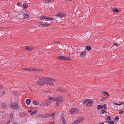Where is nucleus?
I'll return each instance as SVG.
<instances>
[{"label": "nucleus", "mask_w": 124, "mask_h": 124, "mask_svg": "<svg viewBox=\"0 0 124 124\" xmlns=\"http://www.w3.org/2000/svg\"><path fill=\"white\" fill-rule=\"evenodd\" d=\"M123 90L124 91V89Z\"/></svg>", "instance_id": "13d9d810"}, {"label": "nucleus", "mask_w": 124, "mask_h": 124, "mask_svg": "<svg viewBox=\"0 0 124 124\" xmlns=\"http://www.w3.org/2000/svg\"><path fill=\"white\" fill-rule=\"evenodd\" d=\"M9 116L10 117L11 119H12L13 118V115L12 114H11L10 115H9Z\"/></svg>", "instance_id": "4c0bfd02"}, {"label": "nucleus", "mask_w": 124, "mask_h": 124, "mask_svg": "<svg viewBox=\"0 0 124 124\" xmlns=\"http://www.w3.org/2000/svg\"><path fill=\"white\" fill-rule=\"evenodd\" d=\"M105 100V97H103L101 100V101H104Z\"/></svg>", "instance_id": "37998d69"}, {"label": "nucleus", "mask_w": 124, "mask_h": 124, "mask_svg": "<svg viewBox=\"0 0 124 124\" xmlns=\"http://www.w3.org/2000/svg\"><path fill=\"white\" fill-rule=\"evenodd\" d=\"M108 95V96H109V95L108 94H108H107Z\"/></svg>", "instance_id": "6e6d98bb"}, {"label": "nucleus", "mask_w": 124, "mask_h": 124, "mask_svg": "<svg viewBox=\"0 0 124 124\" xmlns=\"http://www.w3.org/2000/svg\"><path fill=\"white\" fill-rule=\"evenodd\" d=\"M17 124V123L15 122H13V124Z\"/></svg>", "instance_id": "8fccbe9b"}, {"label": "nucleus", "mask_w": 124, "mask_h": 124, "mask_svg": "<svg viewBox=\"0 0 124 124\" xmlns=\"http://www.w3.org/2000/svg\"><path fill=\"white\" fill-rule=\"evenodd\" d=\"M33 103L35 105H37L39 104V102L38 101L35 100H34L33 101Z\"/></svg>", "instance_id": "aec40b11"}, {"label": "nucleus", "mask_w": 124, "mask_h": 124, "mask_svg": "<svg viewBox=\"0 0 124 124\" xmlns=\"http://www.w3.org/2000/svg\"><path fill=\"white\" fill-rule=\"evenodd\" d=\"M108 123L109 124H114V122L113 121L110 120L108 122Z\"/></svg>", "instance_id": "c756f323"}, {"label": "nucleus", "mask_w": 124, "mask_h": 124, "mask_svg": "<svg viewBox=\"0 0 124 124\" xmlns=\"http://www.w3.org/2000/svg\"><path fill=\"white\" fill-rule=\"evenodd\" d=\"M58 58H59L60 60H64V56H59L58 57Z\"/></svg>", "instance_id": "cd10ccee"}, {"label": "nucleus", "mask_w": 124, "mask_h": 124, "mask_svg": "<svg viewBox=\"0 0 124 124\" xmlns=\"http://www.w3.org/2000/svg\"><path fill=\"white\" fill-rule=\"evenodd\" d=\"M5 94V92L4 91H2L0 92V96H2L3 95Z\"/></svg>", "instance_id": "b1692460"}, {"label": "nucleus", "mask_w": 124, "mask_h": 124, "mask_svg": "<svg viewBox=\"0 0 124 124\" xmlns=\"http://www.w3.org/2000/svg\"><path fill=\"white\" fill-rule=\"evenodd\" d=\"M49 78L51 79V80H52L53 81H55V82L57 81V79H51L50 78Z\"/></svg>", "instance_id": "e433bc0d"}, {"label": "nucleus", "mask_w": 124, "mask_h": 124, "mask_svg": "<svg viewBox=\"0 0 124 124\" xmlns=\"http://www.w3.org/2000/svg\"><path fill=\"white\" fill-rule=\"evenodd\" d=\"M111 119L110 116H108L106 118V122H108L109 120Z\"/></svg>", "instance_id": "bb28decb"}, {"label": "nucleus", "mask_w": 124, "mask_h": 124, "mask_svg": "<svg viewBox=\"0 0 124 124\" xmlns=\"http://www.w3.org/2000/svg\"><path fill=\"white\" fill-rule=\"evenodd\" d=\"M114 103L115 105H121V104H117L116 103Z\"/></svg>", "instance_id": "de8ad7c7"}, {"label": "nucleus", "mask_w": 124, "mask_h": 124, "mask_svg": "<svg viewBox=\"0 0 124 124\" xmlns=\"http://www.w3.org/2000/svg\"><path fill=\"white\" fill-rule=\"evenodd\" d=\"M37 111L36 110H35L34 111L32 112L30 114V115L31 116H34L37 113Z\"/></svg>", "instance_id": "4468645a"}, {"label": "nucleus", "mask_w": 124, "mask_h": 124, "mask_svg": "<svg viewBox=\"0 0 124 124\" xmlns=\"http://www.w3.org/2000/svg\"><path fill=\"white\" fill-rule=\"evenodd\" d=\"M35 81H37V83L39 85H42L47 84L50 86H53L54 85L53 83L51 82V79L46 77L40 78L39 76H37L35 77Z\"/></svg>", "instance_id": "f257e3e1"}, {"label": "nucleus", "mask_w": 124, "mask_h": 124, "mask_svg": "<svg viewBox=\"0 0 124 124\" xmlns=\"http://www.w3.org/2000/svg\"><path fill=\"white\" fill-rule=\"evenodd\" d=\"M120 103H121V104H124V102H120Z\"/></svg>", "instance_id": "603ef678"}, {"label": "nucleus", "mask_w": 124, "mask_h": 124, "mask_svg": "<svg viewBox=\"0 0 124 124\" xmlns=\"http://www.w3.org/2000/svg\"><path fill=\"white\" fill-rule=\"evenodd\" d=\"M93 103V101H91L90 99H89L87 103L86 106L88 108H90L92 106Z\"/></svg>", "instance_id": "423d86ee"}, {"label": "nucleus", "mask_w": 124, "mask_h": 124, "mask_svg": "<svg viewBox=\"0 0 124 124\" xmlns=\"http://www.w3.org/2000/svg\"><path fill=\"white\" fill-rule=\"evenodd\" d=\"M28 6V5L27 3H24L23 5V7L24 8H27Z\"/></svg>", "instance_id": "a878e982"}, {"label": "nucleus", "mask_w": 124, "mask_h": 124, "mask_svg": "<svg viewBox=\"0 0 124 124\" xmlns=\"http://www.w3.org/2000/svg\"><path fill=\"white\" fill-rule=\"evenodd\" d=\"M78 109L76 108H72L71 109L70 111V113L71 114H73L76 112V111H78Z\"/></svg>", "instance_id": "9d476101"}, {"label": "nucleus", "mask_w": 124, "mask_h": 124, "mask_svg": "<svg viewBox=\"0 0 124 124\" xmlns=\"http://www.w3.org/2000/svg\"><path fill=\"white\" fill-rule=\"evenodd\" d=\"M45 3H47L50 2L49 0H44Z\"/></svg>", "instance_id": "f704fd0d"}, {"label": "nucleus", "mask_w": 124, "mask_h": 124, "mask_svg": "<svg viewBox=\"0 0 124 124\" xmlns=\"http://www.w3.org/2000/svg\"><path fill=\"white\" fill-rule=\"evenodd\" d=\"M40 19L46 21L50 20H53V18H48L44 16H41L40 17Z\"/></svg>", "instance_id": "20e7f679"}, {"label": "nucleus", "mask_w": 124, "mask_h": 124, "mask_svg": "<svg viewBox=\"0 0 124 124\" xmlns=\"http://www.w3.org/2000/svg\"><path fill=\"white\" fill-rule=\"evenodd\" d=\"M91 47L89 46H87L86 47V49L87 50H90L91 49Z\"/></svg>", "instance_id": "393cba45"}, {"label": "nucleus", "mask_w": 124, "mask_h": 124, "mask_svg": "<svg viewBox=\"0 0 124 124\" xmlns=\"http://www.w3.org/2000/svg\"><path fill=\"white\" fill-rule=\"evenodd\" d=\"M50 0V1H54L55 0Z\"/></svg>", "instance_id": "3c124183"}, {"label": "nucleus", "mask_w": 124, "mask_h": 124, "mask_svg": "<svg viewBox=\"0 0 124 124\" xmlns=\"http://www.w3.org/2000/svg\"><path fill=\"white\" fill-rule=\"evenodd\" d=\"M47 114H41L37 115V117L39 118H47Z\"/></svg>", "instance_id": "0eeeda50"}, {"label": "nucleus", "mask_w": 124, "mask_h": 124, "mask_svg": "<svg viewBox=\"0 0 124 124\" xmlns=\"http://www.w3.org/2000/svg\"><path fill=\"white\" fill-rule=\"evenodd\" d=\"M23 70H24L34 71V69L30 68H23Z\"/></svg>", "instance_id": "dca6fc26"}, {"label": "nucleus", "mask_w": 124, "mask_h": 124, "mask_svg": "<svg viewBox=\"0 0 124 124\" xmlns=\"http://www.w3.org/2000/svg\"><path fill=\"white\" fill-rule=\"evenodd\" d=\"M47 114V117H48L50 116H54L55 115V114L54 113H49Z\"/></svg>", "instance_id": "ddd939ff"}, {"label": "nucleus", "mask_w": 124, "mask_h": 124, "mask_svg": "<svg viewBox=\"0 0 124 124\" xmlns=\"http://www.w3.org/2000/svg\"><path fill=\"white\" fill-rule=\"evenodd\" d=\"M28 112L29 113H31L32 112V111L31 110H29L28 111Z\"/></svg>", "instance_id": "09e8293b"}, {"label": "nucleus", "mask_w": 124, "mask_h": 124, "mask_svg": "<svg viewBox=\"0 0 124 124\" xmlns=\"http://www.w3.org/2000/svg\"><path fill=\"white\" fill-rule=\"evenodd\" d=\"M119 44H118L116 43H114L113 44V46H119Z\"/></svg>", "instance_id": "473e14b6"}, {"label": "nucleus", "mask_w": 124, "mask_h": 124, "mask_svg": "<svg viewBox=\"0 0 124 124\" xmlns=\"http://www.w3.org/2000/svg\"><path fill=\"white\" fill-rule=\"evenodd\" d=\"M97 108L98 110L101 109L103 108V106L101 105H98L97 106Z\"/></svg>", "instance_id": "f3484780"}, {"label": "nucleus", "mask_w": 124, "mask_h": 124, "mask_svg": "<svg viewBox=\"0 0 124 124\" xmlns=\"http://www.w3.org/2000/svg\"><path fill=\"white\" fill-rule=\"evenodd\" d=\"M17 5L19 6L22 5V4L21 3H17Z\"/></svg>", "instance_id": "c03bdc74"}, {"label": "nucleus", "mask_w": 124, "mask_h": 124, "mask_svg": "<svg viewBox=\"0 0 124 124\" xmlns=\"http://www.w3.org/2000/svg\"><path fill=\"white\" fill-rule=\"evenodd\" d=\"M64 117H62V122L63 123H64V124H65V123L66 122L65 121H64Z\"/></svg>", "instance_id": "c9c22d12"}, {"label": "nucleus", "mask_w": 124, "mask_h": 124, "mask_svg": "<svg viewBox=\"0 0 124 124\" xmlns=\"http://www.w3.org/2000/svg\"><path fill=\"white\" fill-rule=\"evenodd\" d=\"M50 23H48L47 22H45L43 23H42V26H46L47 25H49L50 24Z\"/></svg>", "instance_id": "a211bd4d"}, {"label": "nucleus", "mask_w": 124, "mask_h": 124, "mask_svg": "<svg viewBox=\"0 0 124 124\" xmlns=\"http://www.w3.org/2000/svg\"><path fill=\"white\" fill-rule=\"evenodd\" d=\"M103 107L105 109H106V104H104V105H103Z\"/></svg>", "instance_id": "79ce46f5"}, {"label": "nucleus", "mask_w": 124, "mask_h": 124, "mask_svg": "<svg viewBox=\"0 0 124 124\" xmlns=\"http://www.w3.org/2000/svg\"><path fill=\"white\" fill-rule=\"evenodd\" d=\"M89 99H86L85 100H84L83 101V103H87Z\"/></svg>", "instance_id": "2f4dec72"}, {"label": "nucleus", "mask_w": 124, "mask_h": 124, "mask_svg": "<svg viewBox=\"0 0 124 124\" xmlns=\"http://www.w3.org/2000/svg\"><path fill=\"white\" fill-rule=\"evenodd\" d=\"M19 106L16 103L14 102L11 104L10 106V108L13 110L17 109L18 108Z\"/></svg>", "instance_id": "7ed1b4c3"}, {"label": "nucleus", "mask_w": 124, "mask_h": 124, "mask_svg": "<svg viewBox=\"0 0 124 124\" xmlns=\"http://www.w3.org/2000/svg\"><path fill=\"white\" fill-rule=\"evenodd\" d=\"M86 54V52L85 50L84 51L81 52L80 53V56L81 57H83Z\"/></svg>", "instance_id": "9b49d317"}, {"label": "nucleus", "mask_w": 124, "mask_h": 124, "mask_svg": "<svg viewBox=\"0 0 124 124\" xmlns=\"http://www.w3.org/2000/svg\"><path fill=\"white\" fill-rule=\"evenodd\" d=\"M2 106L3 108H6V105L4 103H3L2 104Z\"/></svg>", "instance_id": "4be33fe9"}, {"label": "nucleus", "mask_w": 124, "mask_h": 124, "mask_svg": "<svg viewBox=\"0 0 124 124\" xmlns=\"http://www.w3.org/2000/svg\"><path fill=\"white\" fill-rule=\"evenodd\" d=\"M48 124H55V123L53 121L49 122Z\"/></svg>", "instance_id": "a19ab883"}, {"label": "nucleus", "mask_w": 124, "mask_h": 124, "mask_svg": "<svg viewBox=\"0 0 124 124\" xmlns=\"http://www.w3.org/2000/svg\"><path fill=\"white\" fill-rule=\"evenodd\" d=\"M124 112L123 111V110H120L119 112V114H123Z\"/></svg>", "instance_id": "58836bf2"}, {"label": "nucleus", "mask_w": 124, "mask_h": 124, "mask_svg": "<svg viewBox=\"0 0 124 124\" xmlns=\"http://www.w3.org/2000/svg\"><path fill=\"white\" fill-rule=\"evenodd\" d=\"M55 99L54 98H53L52 97H49L48 98V100L47 101L48 102V104H51V102H52L53 101H54Z\"/></svg>", "instance_id": "6e6552de"}, {"label": "nucleus", "mask_w": 124, "mask_h": 124, "mask_svg": "<svg viewBox=\"0 0 124 124\" xmlns=\"http://www.w3.org/2000/svg\"><path fill=\"white\" fill-rule=\"evenodd\" d=\"M113 11L116 12H118L119 11V10L117 8H114L113 9Z\"/></svg>", "instance_id": "7c9ffc66"}, {"label": "nucleus", "mask_w": 124, "mask_h": 124, "mask_svg": "<svg viewBox=\"0 0 124 124\" xmlns=\"http://www.w3.org/2000/svg\"><path fill=\"white\" fill-rule=\"evenodd\" d=\"M57 90L58 91L61 92H65V90H64L62 89H62L61 88H59V89H58Z\"/></svg>", "instance_id": "412c9836"}, {"label": "nucleus", "mask_w": 124, "mask_h": 124, "mask_svg": "<svg viewBox=\"0 0 124 124\" xmlns=\"http://www.w3.org/2000/svg\"><path fill=\"white\" fill-rule=\"evenodd\" d=\"M104 123H102L101 124H103Z\"/></svg>", "instance_id": "4d7b16f0"}, {"label": "nucleus", "mask_w": 124, "mask_h": 124, "mask_svg": "<svg viewBox=\"0 0 124 124\" xmlns=\"http://www.w3.org/2000/svg\"><path fill=\"white\" fill-rule=\"evenodd\" d=\"M105 6H107V5H105Z\"/></svg>", "instance_id": "bf43d9fd"}, {"label": "nucleus", "mask_w": 124, "mask_h": 124, "mask_svg": "<svg viewBox=\"0 0 124 124\" xmlns=\"http://www.w3.org/2000/svg\"><path fill=\"white\" fill-rule=\"evenodd\" d=\"M23 16H24V17L25 18H28L29 17V16L27 14H24Z\"/></svg>", "instance_id": "c85d7f7f"}, {"label": "nucleus", "mask_w": 124, "mask_h": 124, "mask_svg": "<svg viewBox=\"0 0 124 124\" xmlns=\"http://www.w3.org/2000/svg\"><path fill=\"white\" fill-rule=\"evenodd\" d=\"M101 112L102 114H104L105 113L106 111L104 110H101Z\"/></svg>", "instance_id": "ea45409f"}, {"label": "nucleus", "mask_w": 124, "mask_h": 124, "mask_svg": "<svg viewBox=\"0 0 124 124\" xmlns=\"http://www.w3.org/2000/svg\"><path fill=\"white\" fill-rule=\"evenodd\" d=\"M55 16L56 17H64L66 16V14L62 12H59Z\"/></svg>", "instance_id": "39448f33"}, {"label": "nucleus", "mask_w": 124, "mask_h": 124, "mask_svg": "<svg viewBox=\"0 0 124 124\" xmlns=\"http://www.w3.org/2000/svg\"><path fill=\"white\" fill-rule=\"evenodd\" d=\"M78 124L77 120L74 122L72 123V124Z\"/></svg>", "instance_id": "72a5a7b5"}, {"label": "nucleus", "mask_w": 124, "mask_h": 124, "mask_svg": "<svg viewBox=\"0 0 124 124\" xmlns=\"http://www.w3.org/2000/svg\"><path fill=\"white\" fill-rule=\"evenodd\" d=\"M2 86H1L0 85V89L1 88Z\"/></svg>", "instance_id": "864d4df0"}, {"label": "nucleus", "mask_w": 124, "mask_h": 124, "mask_svg": "<svg viewBox=\"0 0 124 124\" xmlns=\"http://www.w3.org/2000/svg\"><path fill=\"white\" fill-rule=\"evenodd\" d=\"M48 105V102H47L46 101H45L40 104V106H44Z\"/></svg>", "instance_id": "f8f14e48"}, {"label": "nucleus", "mask_w": 124, "mask_h": 124, "mask_svg": "<svg viewBox=\"0 0 124 124\" xmlns=\"http://www.w3.org/2000/svg\"><path fill=\"white\" fill-rule=\"evenodd\" d=\"M84 120V117H80L78 118L77 120L78 122V123L83 121Z\"/></svg>", "instance_id": "1a4fd4ad"}, {"label": "nucleus", "mask_w": 124, "mask_h": 124, "mask_svg": "<svg viewBox=\"0 0 124 124\" xmlns=\"http://www.w3.org/2000/svg\"><path fill=\"white\" fill-rule=\"evenodd\" d=\"M31 100L29 99H27L25 101L26 104L27 105H29L31 102Z\"/></svg>", "instance_id": "6ab92c4d"}, {"label": "nucleus", "mask_w": 124, "mask_h": 124, "mask_svg": "<svg viewBox=\"0 0 124 124\" xmlns=\"http://www.w3.org/2000/svg\"><path fill=\"white\" fill-rule=\"evenodd\" d=\"M10 122V121H9L7 123V124L9 123Z\"/></svg>", "instance_id": "5fc2aeb1"}, {"label": "nucleus", "mask_w": 124, "mask_h": 124, "mask_svg": "<svg viewBox=\"0 0 124 124\" xmlns=\"http://www.w3.org/2000/svg\"><path fill=\"white\" fill-rule=\"evenodd\" d=\"M119 119V117H115V119H114V120H116V121H117L118 120V119Z\"/></svg>", "instance_id": "a18cd8bd"}, {"label": "nucleus", "mask_w": 124, "mask_h": 124, "mask_svg": "<svg viewBox=\"0 0 124 124\" xmlns=\"http://www.w3.org/2000/svg\"><path fill=\"white\" fill-rule=\"evenodd\" d=\"M103 93H104V94H108V93L105 91H103Z\"/></svg>", "instance_id": "49530a36"}, {"label": "nucleus", "mask_w": 124, "mask_h": 124, "mask_svg": "<svg viewBox=\"0 0 124 124\" xmlns=\"http://www.w3.org/2000/svg\"><path fill=\"white\" fill-rule=\"evenodd\" d=\"M71 59L69 57H64V60H71Z\"/></svg>", "instance_id": "5701e85b"}, {"label": "nucleus", "mask_w": 124, "mask_h": 124, "mask_svg": "<svg viewBox=\"0 0 124 124\" xmlns=\"http://www.w3.org/2000/svg\"><path fill=\"white\" fill-rule=\"evenodd\" d=\"M25 49L26 50H29V51H31L33 49V48L32 47H31L28 46H25Z\"/></svg>", "instance_id": "2eb2a0df"}, {"label": "nucleus", "mask_w": 124, "mask_h": 124, "mask_svg": "<svg viewBox=\"0 0 124 124\" xmlns=\"http://www.w3.org/2000/svg\"><path fill=\"white\" fill-rule=\"evenodd\" d=\"M55 100L56 101L55 106L56 107L59 106V105L63 102L62 98L60 97H56L55 98Z\"/></svg>", "instance_id": "f03ea898"}]
</instances>
